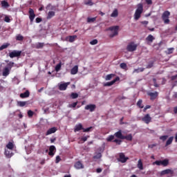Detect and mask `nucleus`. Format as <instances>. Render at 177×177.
Instances as JSON below:
<instances>
[{
    "mask_svg": "<svg viewBox=\"0 0 177 177\" xmlns=\"http://www.w3.org/2000/svg\"><path fill=\"white\" fill-rule=\"evenodd\" d=\"M143 4L140 3L137 5V9L135 11V13L133 15V18L136 21H138L141 17V15L143 12Z\"/></svg>",
    "mask_w": 177,
    "mask_h": 177,
    "instance_id": "f257e3e1",
    "label": "nucleus"
},
{
    "mask_svg": "<svg viewBox=\"0 0 177 177\" xmlns=\"http://www.w3.org/2000/svg\"><path fill=\"white\" fill-rule=\"evenodd\" d=\"M109 30L112 32V33L109 35V37L113 38L114 37L118 35L119 26H111L109 28Z\"/></svg>",
    "mask_w": 177,
    "mask_h": 177,
    "instance_id": "f03ea898",
    "label": "nucleus"
},
{
    "mask_svg": "<svg viewBox=\"0 0 177 177\" xmlns=\"http://www.w3.org/2000/svg\"><path fill=\"white\" fill-rule=\"evenodd\" d=\"M171 15V12L168 10L165 11L162 15V19L165 24H169L170 22L169 16Z\"/></svg>",
    "mask_w": 177,
    "mask_h": 177,
    "instance_id": "7ed1b4c3",
    "label": "nucleus"
},
{
    "mask_svg": "<svg viewBox=\"0 0 177 177\" xmlns=\"http://www.w3.org/2000/svg\"><path fill=\"white\" fill-rule=\"evenodd\" d=\"M138 48V44H135L134 41L129 42L127 46V50L128 52L136 51Z\"/></svg>",
    "mask_w": 177,
    "mask_h": 177,
    "instance_id": "20e7f679",
    "label": "nucleus"
},
{
    "mask_svg": "<svg viewBox=\"0 0 177 177\" xmlns=\"http://www.w3.org/2000/svg\"><path fill=\"white\" fill-rule=\"evenodd\" d=\"M153 165H156L158 166L162 165L163 167H166L169 165V160L167 159L163 160H156L153 163Z\"/></svg>",
    "mask_w": 177,
    "mask_h": 177,
    "instance_id": "39448f33",
    "label": "nucleus"
},
{
    "mask_svg": "<svg viewBox=\"0 0 177 177\" xmlns=\"http://www.w3.org/2000/svg\"><path fill=\"white\" fill-rule=\"evenodd\" d=\"M21 50H14L10 53V57L12 59L15 57H19L21 56Z\"/></svg>",
    "mask_w": 177,
    "mask_h": 177,
    "instance_id": "423d86ee",
    "label": "nucleus"
},
{
    "mask_svg": "<svg viewBox=\"0 0 177 177\" xmlns=\"http://www.w3.org/2000/svg\"><path fill=\"white\" fill-rule=\"evenodd\" d=\"M142 121L144 122L145 124H149L152 121V118L149 114H146L142 118Z\"/></svg>",
    "mask_w": 177,
    "mask_h": 177,
    "instance_id": "0eeeda50",
    "label": "nucleus"
},
{
    "mask_svg": "<svg viewBox=\"0 0 177 177\" xmlns=\"http://www.w3.org/2000/svg\"><path fill=\"white\" fill-rule=\"evenodd\" d=\"M147 95L150 97V100H154L158 96V91H154V93H151V91L147 92Z\"/></svg>",
    "mask_w": 177,
    "mask_h": 177,
    "instance_id": "6e6552de",
    "label": "nucleus"
},
{
    "mask_svg": "<svg viewBox=\"0 0 177 177\" xmlns=\"http://www.w3.org/2000/svg\"><path fill=\"white\" fill-rule=\"evenodd\" d=\"M118 81H120L119 76H117L115 79H113V80H111V82H106V83H104V86H111Z\"/></svg>",
    "mask_w": 177,
    "mask_h": 177,
    "instance_id": "1a4fd4ad",
    "label": "nucleus"
},
{
    "mask_svg": "<svg viewBox=\"0 0 177 177\" xmlns=\"http://www.w3.org/2000/svg\"><path fill=\"white\" fill-rule=\"evenodd\" d=\"M36 15L35 14L34 10L31 8H29V18L30 20V22L32 23Z\"/></svg>",
    "mask_w": 177,
    "mask_h": 177,
    "instance_id": "9d476101",
    "label": "nucleus"
},
{
    "mask_svg": "<svg viewBox=\"0 0 177 177\" xmlns=\"http://www.w3.org/2000/svg\"><path fill=\"white\" fill-rule=\"evenodd\" d=\"M70 82L62 83L58 86V89H59V91H66L67 89L68 85H70Z\"/></svg>",
    "mask_w": 177,
    "mask_h": 177,
    "instance_id": "9b49d317",
    "label": "nucleus"
},
{
    "mask_svg": "<svg viewBox=\"0 0 177 177\" xmlns=\"http://www.w3.org/2000/svg\"><path fill=\"white\" fill-rule=\"evenodd\" d=\"M127 160H129V158H126L125 155L122 153H120L119 155V160L118 161L122 162V163H124L127 161Z\"/></svg>",
    "mask_w": 177,
    "mask_h": 177,
    "instance_id": "f8f14e48",
    "label": "nucleus"
},
{
    "mask_svg": "<svg viewBox=\"0 0 177 177\" xmlns=\"http://www.w3.org/2000/svg\"><path fill=\"white\" fill-rule=\"evenodd\" d=\"M84 109L90 111V112H93L96 109V105L95 104H88L84 107Z\"/></svg>",
    "mask_w": 177,
    "mask_h": 177,
    "instance_id": "ddd939ff",
    "label": "nucleus"
},
{
    "mask_svg": "<svg viewBox=\"0 0 177 177\" xmlns=\"http://www.w3.org/2000/svg\"><path fill=\"white\" fill-rule=\"evenodd\" d=\"M75 167L76 168V169H84V166L81 161H77L76 162V163H75Z\"/></svg>",
    "mask_w": 177,
    "mask_h": 177,
    "instance_id": "4468645a",
    "label": "nucleus"
},
{
    "mask_svg": "<svg viewBox=\"0 0 177 177\" xmlns=\"http://www.w3.org/2000/svg\"><path fill=\"white\" fill-rule=\"evenodd\" d=\"M48 156H53L55 155L54 151H56V147L55 146H50V149H48Z\"/></svg>",
    "mask_w": 177,
    "mask_h": 177,
    "instance_id": "2eb2a0df",
    "label": "nucleus"
},
{
    "mask_svg": "<svg viewBox=\"0 0 177 177\" xmlns=\"http://www.w3.org/2000/svg\"><path fill=\"white\" fill-rule=\"evenodd\" d=\"M165 174H171V175H172V174H174V171L168 169H165L164 171H162L160 172V176H164Z\"/></svg>",
    "mask_w": 177,
    "mask_h": 177,
    "instance_id": "dca6fc26",
    "label": "nucleus"
},
{
    "mask_svg": "<svg viewBox=\"0 0 177 177\" xmlns=\"http://www.w3.org/2000/svg\"><path fill=\"white\" fill-rule=\"evenodd\" d=\"M114 136L117 138L124 140V136L122 133V131L120 130L118 132L114 133Z\"/></svg>",
    "mask_w": 177,
    "mask_h": 177,
    "instance_id": "f3484780",
    "label": "nucleus"
},
{
    "mask_svg": "<svg viewBox=\"0 0 177 177\" xmlns=\"http://www.w3.org/2000/svg\"><path fill=\"white\" fill-rule=\"evenodd\" d=\"M57 131L56 127H53L47 131L46 136H49L50 134L55 133Z\"/></svg>",
    "mask_w": 177,
    "mask_h": 177,
    "instance_id": "a211bd4d",
    "label": "nucleus"
},
{
    "mask_svg": "<svg viewBox=\"0 0 177 177\" xmlns=\"http://www.w3.org/2000/svg\"><path fill=\"white\" fill-rule=\"evenodd\" d=\"M81 130H83L84 131V127L82 124H76V126H75V132H78Z\"/></svg>",
    "mask_w": 177,
    "mask_h": 177,
    "instance_id": "6ab92c4d",
    "label": "nucleus"
},
{
    "mask_svg": "<svg viewBox=\"0 0 177 177\" xmlns=\"http://www.w3.org/2000/svg\"><path fill=\"white\" fill-rule=\"evenodd\" d=\"M78 73V66L77 65H75L73 68L71 69V75H76Z\"/></svg>",
    "mask_w": 177,
    "mask_h": 177,
    "instance_id": "aec40b11",
    "label": "nucleus"
},
{
    "mask_svg": "<svg viewBox=\"0 0 177 177\" xmlns=\"http://www.w3.org/2000/svg\"><path fill=\"white\" fill-rule=\"evenodd\" d=\"M155 40V37L151 35H149L147 37H146V41L147 42H150L152 43L153 41Z\"/></svg>",
    "mask_w": 177,
    "mask_h": 177,
    "instance_id": "412c9836",
    "label": "nucleus"
},
{
    "mask_svg": "<svg viewBox=\"0 0 177 177\" xmlns=\"http://www.w3.org/2000/svg\"><path fill=\"white\" fill-rule=\"evenodd\" d=\"M55 16V11H48V13L47 14V19H51Z\"/></svg>",
    "mask_w": 177,
    "mask_h": 177,
    "instance_id": "4be33fe9",
    "label": "nucleus"
},
{
    "mask_svg": "<svg viewBox=\"0 0 177 177\" xmlns=\"http://www.w3.org/2000/svg\"><path fill=\"white\" fill-rule=\"evenodd\" d=\"M11 70L9 69V68H4L3 71V76L4 77H7L10 75V71Z\"/></svg>",
    "mask_w": 177,
    "mask_h": 177,
    "instance_id": "5701e85b",
    "label": "nucleus"
},
{
    "mask_svg": "<svg viewBox=\"0 0 177 177\" xmlns=\"http://www.w3.org/2000/svg\"><path fill=\"white\" fill-rule=\"evenodd\" d=\"M29 96H30V92L28 91V90H26L25 93H21V94H20V97L23 99L28 97Z\"/></svg>",
    "mask_w": 177,
    "mask_h": 177,
    "instance_id": "b1692460",
    "label": "nucleus"
},
{
    "mask_svg": "<svg viewBox=\"0 0 177 177\" xmlns=\"http://www.w3.org/2000/svg\"><path fill=\"white\" fill-rule=\"evenodd\" d=\"M137 167H138L140 170H143V169H144L143 162H142V161L141 159L138 160V164H137Z\"/></svg>",
    "mask_w": 177,
    "mask_h": 177,
    "instance_id": "393cba45",
    "label": "nucleus"
},
{
    "mask_svg": "<svg viewBox=\"0 0 177 177\" xmlns=\"http://www.w3.org/2000/svg\"><path fill=\"white\" fill-rule=\"evenodd\" d=\"M174 139V137L173 136L169 138V139L166 142L165 147H168L169 145H171Z\"/></svg>",
    "mask_w": 177,
    "mask_h": 177,
    "instance_id": "a878e982",
    "label": "nucleus"
},
{
    "mask_svg": "<svg viewBox=\"0 0 177 177\" xmlns=\"http://www.w3.org/2000/svg\"><path fill=\"white\" fill-rule=\"evenodd\" d=\"M118 17V9H114L112 13L111 14V17L116 18Z\"/></svg>",
    "mask_w": 177,
    "mask_h": 177,
    "instance_id": "bb28decb",
    "label": "nucleus"
},
{
    "mask_svg": "<svg viewBox=\"0 0 177 177\" xmlns=\"http://www.w3.org/2000/svg\"><path fill=\"white\" fill-rule=\"evenodd\" d=\"M1 6L4 8H8L10 7V5H9L8 2L6 1V0H3V1H1Z\"/></svg>",
    "mask_w": 177,
    "mask_h": 177,
    "instance_id": "cd10ccee",
    "label": "nucleus"
},
{
    "mask_svg": "<svg viewBox=\"0 0 177 177\" xmlns=\"http://www.w3.org/2000/svg\"><path fill=\"white\" fill-rule=\"evenodd\" d=\"M145 71V68H138L137 69H133V73H139Z\"/></svg>",
    "mask_w": 177,
    "mask_h": 177,
    "instance_id": "c85d7f7f",
    "label": "nucleus"
},
{
    "mask_svg": "<svg viewBox=\"0 0 177 177\" xmlns=\"http://www.w3.org/2000/svg\"><path fill=\"white\" fill-rule=\"evenodd\" d=\"M77 37V35H71L68 37V39H69V42L73 43L75 41V39Z\"/></svg>",
    "mask_w": 177,
    "mask_h": 177,
    "instance_id": "c756f323",
    "label": "nucleus"
},
{
    "mask_svg": "<svg viewBox=\"0 0 177 177\" xmlns=\"http://www.w3.org/2000/svg\"><path fill=\"white\" fill-rule=\"evenodd\" d=\"M154 66V61H150L146 66L147 69L152 68Z\"/></svg>",
    "mask_w": 177,
    "mask_h": 177,
    "instance_id": "7c9ffc66",
    "label": "nucleus"
},
{
    "mask_svg": "<svg viewBox=\"0 0 177 177\" xmlns=\"http://www.w3.org/2000/svg\"><path fill=\"white\" fill-rule=\"evenodd\" d=\"M123 140H127V141H131L133 140L132 134H129L128 136H123Z\"/></svg>",
    "mask_w": 177,
    "mask_h": 177,
    "instance_id": "2f4dec72",
    "label": "nucleus"
},
{
    "mask_svg": "<svg viewBox=\"0 0 177 177\" xmlns=\"http://www.w3.org/2000/svg\"><path fill=\"white\" fill-rule=\"evenodd\" d=\"M5 155L7 158H10L12 156V153L8 150H5Z\"/></svg>",
    "mask_w": 177,
    "mask_h": 177,
    "instance_id": "473e14b6",
    "label": "nucleus"
},
{
    "mask_svg": "<svg viewBox=\"0 0 177 177\" xmlns=\"http://www.w3.org/2000/svg\"><path fill=\"white\" fill-rule=\"evenodd\" d=\"M113 77H115V75L113 73H111L110 75H106L105 77L106 81L111 80Z\"/></svg>",
    "mask_w": 177,
    "mask_h": 177,
    "instance_id": "72a5a7b5",
    "label": "nucleus"
},
{
    "mask_svg": "<svg viewBox=\"0 0 177 177\" xmlns=\"http://www.w3.org/2000/svg\"><path fill=\"white\" fill-rule=\"evenodd\" d=\"M137 106H138L140 109H143L144 106L142 105V100H139L136 104Z\"/></svg>",
    "mask_w": 177,
    "mask_h": 177,
    "instance_id": "f704fd0d",
    "label": "nucleus"
},
{
    "mask_svg": "<svg viewBox=\"0 0 177 177\" xmlns=\"http://www.w3.org/2000/svg\"><path fill=\"white\" fill-rule=\"evenodd\" d=\"M10 46L9 43H6L0 46V51L7 48Z\"/></svg>",
    "mask_w": 177,
    "mask_h": 177,
    "instance_id": "c9c22d12",
    "label": "nucleus"
},
{
    "mask_svg": "<svg viewBox=\"0 0 177 177\" xmlns=\"http://www.w3.org/2000/svg\"><path fill=\"white\" fill-rule=\"evenodd\" d=\"M115 139V136L111 135L107 138H106V141L110 142H112Z\"/></svg>",
    "mask_w": 177,
    "mask_h": 177,
    "instance_id": "e433bc0d",
    "label": "nucleus"
},
{
    "mask_svg": "<svg viewBox=\"0 0 177 177\" xmlns=\"http://www.w3.org/2000/svg\"><path fill=\"white\" fill-rule=\"evenodd\" d=\"M17 41H23L24 39V37L21 35V34H19L16 37Z\"/></svg>",
    "mask_w": 177,
    "mask_h": 177,
    "instance_id": "4c0bfd02",
    "label": "nucleus"
},
{
    "mask_svg": "<svg viewBox=\"0 0 177 177\" xmlns=\"http://www.w3.org/2000/svg\"><path fill=\"white\" fill-rule=\"evenodd\" d=\"M44 46V43L42 42H38L36 45V48L37 49H40L42 48Z\"/></svg>",
    "mask_w": 177,
    "mask_h": 177,
    "instance_id": "58836bf2",
    "label": "nucleus"
},
{
    "mask_svg": "<svg viewBox=\"0 0 177 177\" xmlns=\"http://www.w3.org/2000/svg\"><path fill=\"white\" fill-rule=\"evenodd\" d=\"M6 147L10 149V150H12L14 148V145L12 142H10L7 145Z\"/></svg>",
    "mask_w": 177,
    "mask_h": 177,
    "instance_id": "ea45409f",
    "label": "nucleus"
},
{
    "mask_svg": "<svg viewBox=\"0 0 177 177\" xmlns=\"http://www.w3.org/2000/svg\"><path fill=\"white\" fill-rule=\"evenodd\" d=\"M96 21V17H88L87 22L88 23H93Z\"/></svg>",
    "mask_w": 177,
    "mask_h": 177,
    "instance_id": "a19ab883",
    "label": "nucleus"
},
{
    "mask_svg": "<svg viewBox=\"0 0 177 177\" xmlns=\"http://www.w3.org/2000/svg\"><path fill=\"white\" fill-rule=\"evenodd\" d=\"M62 68V64L59 62V64H57V66H55V71L59 72L61 70Z\"/></svg>",
    "mask_w": 177,
    "mask_h": 177,
    "instance_id": "79ce46f5",
    "label": "nucleus"
},
{
    "mask_svg": "<svg viewBox=\"0 0 177 177\" xmlns=\"http://www.w3.org/2000/svg\"><path fill=\"white\" fill-rule=\"evenodd\" d=\"M77 104H78V102H73V104H71L68 105V108L75 109V108L77 106Z\"/></svg>",
    "mask_w": 177,
    "mask_h": 177,
    "instance_id": "37998d69",
    "label": "nucleus"
},
{
    "mask_svg": "<svg viewBox=\"0 0 177 177\" xmlns=\"http://www.w3.org/2000/svg\"><path fill=\"white\" fill-rule=\"evenodd\" d=\"M94 3L92 1V0H88L86 2H84V5L86 6H93Z\"/></svg>",
    "mask_w": 177,
    "mask_h": 177,
    "instance_id": "c03bdc74",
    "label": "nucleus"
},
{
    "mask_svg": "<svg viewBox=\"0 0 177 177\" xmlns=\"http://www.w3.org/2000/svg\"><path fill=\"white\" fill-rule=\"evenodd\" d=\"M98 43V40L97 39H94L90 41V44L92 46L96 45Z\"/></svg>",
    "mask_w": 177,
    "mask_h": 177,
    "instance_id": "a18cd8bd",
    "label": "nucleus"
},
{
    "mask_svg": "<svg viewBox=\"0 0 177 177\" xmlns=\"http://www.w3.org/2000/svg\"><path fill=\"white\" fill-rule=\"evenodd\" d=\"M28 104V102H19L18 105L21 107L25 106Z\"/></svg>",
    "mask_w": 177,
    "mask_h": 177,
    "instance_id": "49530a36",
    "label": "nucleus"
},
{
    "mask_svg": "<svg viewBox=\"0 0 177 177\" xmlns=\"http://www.w3.org/2000/svg\"><path fill=\"white\" fill-rule=\"evenodd\" d=\"M168 138H169L168 136H160V137L159 138V139H160V140H162V142H165V140H167Z\"/></svg>",
    "mask_w": 177,
    "mask_h": 177,
    "instance_id": "de8ad7c7",
    "label": "nucleus"
},
{
    "mask_svg": "<svg viewBox=\"0 0 177 177\" xmlns=\"http://www.w3.org/2000/svg\"><path fill=\"white\" fill-rule=\"evenodd\" d=\"M120 67L122 69H126L127 67V65L124 62H122V64H120Z\"/></svg>",
    "mask_w": 177,
    "mask_h": 177,
    "instance_id": "09e8293b",
    "label": "nucleus"
},
{
    "mask_svg": "<svg viewBox=\"0 0 177 177\" xmlns=\"http://www.w3.org/2000/svg\"><path fill=\"white\" fill-rule=\"evenodd\" d=\"M71 97H72V99H76L78 97V94L77 93H72Z\"/></svg>",
    "mask_w": 177,
    "mask_h": 177,
    "instance_id": "8fccbe9b",
    "label": "nucleus"
},
{
    "mask_svg": "<svg viewBox=\"0 0 177 177\" xmlns=\"http://www.w3.org/2000/svg\"><path fill=\"white\" fill-rule=\"evenodd\" d=\"M93 129V127H88V128H87V129H83V132H84V133H86V132H90V131H91V129Z\"/></svg>",
    "mask_w": 177,
    "mask_h": 177,
    "instance_id": "3c124183",
    "label": "nucleus"
},
{
    "mask_svg": "<svg viewBox=\"0 0 177 177\" xmlns=\"http://www.w3.org/2000/svg\"><path fill=\"white\" fill-rule=\"evenodd\" d=\"M113 142H115L116 145H120L122 141L120 140H118V139H115V140H113Z\"/></svg>",
    "mask_w": 177,
    "mask_h": 177,
    "instance_id": "603ef678",
    "label": "nucleus"
},
{
    "mask_svg": "<svg viewBox=\"0 0 177 177\" xmlns=\"http://www.w3.org/2000/svg\"><path fill=\"white\" fill-rule=\"evenodd\" d=\"M153 86L156 87V88H158L160 86L159 84H158L157 82H156V79L153 78Z\"/></svg>",
    "mask_w": 177,
    "mask_h": 177,
    "instance_id": "864d4df0",
    "label": "nucleus"
},
{
    "mask_svg": "<svg viewBox=\"0 0 177 177\" xmlns=\"http://www.w3.org/2000/svg\"><path fill=\"white\" fill-rule=\"evenodd\" d=\"M28 117H29V118H32V117L33 116V115H34V112L32 111L31 110H30V111H28Z\"/></svg>",
    "mask_w": 177,
    "mask_h": 177,
    "instance_id": "5fc2aeb1",
    "label": "nucleus"
},
{
    "mask_svg": "<svg viewBox=\"0 0 177 177\" xmlns=\"http://www.w3.org/2000/svg\"><path fill=\"white\" fill-rule=\"evenodd\" d=\"M102 158V154L100 153H98L96 156H93V158L95 159H100Z\"/></svg>",
    "mask_w": 177,
    "mask_h": 177,
    "instance_id": "6e6d98bb",
    "label": "nucleus"
},
{
    "mask_svg": "<svg viewBox=\"0 0 177 177\" xmlns=\"http://www.w3.org/2000/svg\"><path fill=\"white\" fill-rule=\"evenodd\" d=\"M61 158H60V156H57L56 158H55V163H59L60 161H61Z\"/></svg>",
    "mask_w": 177,
    "mask_h": 177,
    "instance_id": "4d7b16f0",
    "label": "nucleus"
},
{
    "mask_svg": "<svg viewBox=\"0 0 177 177\" xmlns=\"http://www.w3.org/2000/svg\"><path fill=\"white\" fill-rule=\"evenodd\" d=\"M4 21L6 22V23H10V19L8 16H6L5 17V19H4Z\"/></svg>",
    "mask_w": 177,
    "mask_h": 177,
    "instance_id": "13d9d810",
    "label": "nucleus"
},
{
    "mask_svg": "<svg viewBox=\"0 0 177 177\" xmlns=\"http://www.w3.org/2000/svg\"><path fill=\"white\" fill-rule=\"evenodd\" d=\"M14 63L13 62H10L9 64H8V66H9V69L11 70V68L14 66Z\"/></svg>",
    "mask_w": 177,
    "mask_h": 177,
    "instance_id": "bf43d9fd",
    "label": "nucleus"
},
{
    "mask_svg": "<svg viewBox=\"0 0 177 177\" xmlns=\"http://www.w3.org/2000/svg\"><path fill=\"white\" fill-rule=\"evenodd\" d=\"M151 106L149 105H147L144 109H143V112H146L147 109H151Z\"/></svg>",
    "mask_w": 177,
    "mask_h": 177,
    "instance_id": "052dcab7",
    "label": "nucleus"
},
{
    "mask_svg": "<svg viewBox=\"0 0 177 177\" xmlns=\"http://www.w3.org/2000/svg\"><path fill=\"white\" fill-rule=\"evenodd\" d=\"M42 21V18H41V17H37L36 18V22L37 23V24H39V23H41Z\"/></svg>",
    "mask_w": 177,
    "mask_h": 177,
    "instance_id": "680f3d73",
    "label": "nucleus"
},
{
    "mask_svg": "<svg viewBox=\"0 0 177 177\" xmlns=\"http://www.w3.org/2000/svg\"><path fill=\"white\" fill-rule=\"evenodd\" d=\"M145 2L147 5H151L153 3L152 0H145Z\"/></svg>",
    "mask_w": 177,
    "mask_h": 177,
    "instance_id": "e2e57ef3",
    "label": "nucleus"
},
{
    "mask_svg": "<svg viewBox=\"0 0 177 177\" xmlns=\"http://www.w3.org/2000/svg\"><path fill=\"white\" fill-rule=\"evenodd\" d=\"M88 138H90V136L83 137V138H82V140L83 142H86V141H87V140H88Z\"/></svg>",
    "mask_w": 177,
    "mask_h": 177,
    "instance_id": "0e129e2a",
    "label": "nucleus"
},
{
    "mask_svg": "<svg viewBox=\"0 0 177 177\" xmlns=\"http://www.w3.org/2000/svg\"><path fill=\"white\" fill-rule=\"evenodd\" d=\"M176 79H177V75H174V76L171 77V81L176 80Z\"/></svg>",
    "mask_w": 177,
    "mask_h": 177,
    "instance_id": "69168bd1",
    "label": "nucleus"
},
{
    "mask_svg": "<svg viewBox=\"0 0 177 177\" xmlns=\"http://www.w3.org/2000/svg\"><path fill=\"white\" fill-rule=\"evenodd\" d=\"M55 140H56V138H55L50 139V142L51 143H54V142H55Z\"/></svg>",
    "mask_w": 177,
    "mask_h": 177,
    "instance_id": "338daca9",
    "label": "nucleus"
},
{
    "mask_svg": "<svg viewBox=\"0 0 177 177\" xmlns=\"http://www.w3.org/2000/svg\"><path fill=\"white\" fill-rule=\"evenodd\" d=\"M174 113L175 114H177V106H176V107L174 108Z\"/></svg>",
    "mask_w": 177,
    "mask_h": 177,
    "instance_id": "774afa93",
    "label": "nucleus"
}]
</instances>
